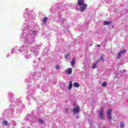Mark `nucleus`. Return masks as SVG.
I'll list each match as a JSON object with an SVG mask.
<instances>
[{"instance_id":"f257e3e1","label":"nucleus","mask_w":128,"mask_h":128,"mask_svg":"<svg viewBox=\"0 0 128 128\" xmlns=\"http://www.w3.org/2000/svg\"><path fill=\"white\" fill-rule=\"evenodd\" d=\"M22 28V35L24 36V38H26V34H26V32H28V34H32V36H36V34L38 33V32L36 30H30V25H28V23L24 24Z\"/></svg>"},{"instance_id":"f03ea898","label":"nucleus","mask_w":128,"mask_h":128,"mask_svg":"<svg viewBox=\"0 0 128 128\" xmlns=\"http://www.w3.org/2000/svg\"><path fill=\"white\" fill-rule=\"evenodd\" d=\"M19 52H21L22 54H24L25 58H26L27 60L32 58L30 54H28V47L24 46H23L22 47H20V48H19Z\"/></svg>"},{"instance_id":"7ed1b4c3","label":"nucleus","mask_w":128,"mask_h":128,"mask_svg":"<svg viewBox=\"0 0 128 128\" xmlns=\"http://www.w3.org/2000/svg\"><path fill=\"white\" fill-rule=\"evenodd\" d=\"M16 112L18 114H20L22 112V110L24 108V104H22V100L20 99H18L16 101Z\"/></svg>"},{"instance_id":"20e7f679","label":"nucleus","mask_w":128,"mask_h":128,"mask_svg":"<svg viewBox=\"0 0 128 128\" xmlns=\"http://www.w3.org/2000/svg\"><path fill=\"white\" fill-rule=\"evenodd\" d=\"M28 96H27V100H30L32 98V94H34V92H36V88L32 89L30 86H29L28 88Z\"/></svg>"},{"instance_id":"39448f33","label":"nucleus","mask_w":128,"mask_h":128,"mask_svg":"<svg viewBox=\"0 0 128 128\" xmlns=\"http://www.w3.org/2000/svg\"><path fill=\"white\" fill-rule=\"evenodd\" d=\"M30 12L28 11V9L26 8V12H24V14H23L24 18H32V15L30 14Z\"/></svg>"},{"instance_id":"423d86ee","label":"nucleus","mask_w":128,"mask_h":128,"mask_svg":"<svg viewBox=\"0 0 128 128\" xmlns=\"http://www.w3.org/2000/svg\"><path fill=\"white\" fill-rule=\"evenodd\" d=\"M14 112V110L12 109H8L3 112L4 114H6V116H10V114H12Z\"/></svg>"},{"instance_id":"0eeeda50","label":"nucleus","mask_w":128,"mask_h":128,"mask_svg":"<svg viewBox=\"0 0 128 128\" xmlns=\"http://www.w3.org/2000/svg\"><path fill=\"white\" fill-rule=\"evenodd\" d=\"M32 116L30 114L27 115L25 118L26 120H30V122H36V118L32 119Z\"/></svg>"},{"instance_id":"6e6552de","label":"nucleus","mask_w":128,"mask_h":128,"mask_svg":"<svg viewBox=\"0 0 128 128\" xmlns=\"http://www.w3.org/2000/svg\"><path fill=\"white\" fill-rule=\"evenodd\" d=\"M80 106H76V107L74 108L72 110V112L74 114H80Z\"/></svg>"},{"instance_id":"1a4fd4ad","label":"nucleus","mask_w":128,"mask_h":128,"mask_svg":"<svg viewBox=\"0 0 128 128\" xmlns=\"http://www.w3.org/2000/svg\"><path fill=\"white\" fill-rule=\"evenodd\" d=\"M30 50L31 52H32L36 56H38V49H36L35 47H32Z\"/></svg>"},{"instance_id":"9d476101","label":"nucleus","mask_w":128,"mask_h":128,"mask_svg":"<svg viewBox=\"0 0 128 128\" xmlns=\"http://www.w3.org/2000/svg\"><path fill=\"white\" fill-rule=\"evenodd\" d=\"M58 20L60 24H63L64 26H66V20L65 18H59Z\"/></svg>"},{"instance_id":"9b49d317","label":"nucleus","mask_w":128,"mask_h":128,"mask_svg":"<svg viewBox=\"0 0 128 128\" xmlns=\"http://www.w3.org/2000/svg\"><path fill=\"white\" fill-rule=\"evenodd\" d=\"M99 118H100L101 120H103L104 118V109H102V108H101L99 112Z\"/></svg>"},{"instance_id":"f8f14e48","label":"nucleus","mask_w":128,"mask_h":128,"mask_svg":"<svg viewBox=\"0 0 128 128\" xmlns=\"http://www.w3.org/2000/svg\"><path fill=\"white\" fill-rule=\"evenodd\" d=\"M126 50H121L120 51V52H118V54L117 55V58L120 59V57L122 56V54H124V52H126Z\"/></svg>"},{"instance_id":"ddd939ff","label":"nucleus","mask_w":128,"mask_h":128,"mask_svg":"<svg viewBox=\"0 0 128 128\" xmlns=\"http://www.w3.org/2000/svg\"><path fill=\"white\" fill-rule=\"evenodd\" d=\"M86 8H88V5L86 4H84L83 5L81 6L80 8V12H84Z\"/></svg>"},{"instance_id":"4468645a","label":"nucleus","mask_w":128,"mask_h":128,"mask_svg":"<svg viewBox=\"0 0 128 128\" xmlns=\"http://www.w3.org/2000/svg\"><path fill=\"white\" fill-rule=\"evenodd\" d=\"M112 110H108L107 112V116L108 118V120H112Z\"/></svg>"},{"instance_id":"2eb2a0df","label":"nucleus","mask_w":128,"mask_h":128,"mask_svg":"<svg viewBox=\"0 0 128 128\" xmlns=\"http://www.w3.org/2000/svg\"><path fill=\"white\" fill-rule=\"evenodd\" d=\"M66 74H72V68H68L67 70H66Z\"/></svg>"},{"instance_id":"dca6fc26","label":"nucleus","mask_w":128,"mask_h":128,"mask_svg":"<svg viewBox=\"0 0 128 128\" xmlns=\"http://www.w3.org/2000/svg\"><path fill=\"white\" fill-rule=\"evenodd\" d=\"M78 4L80 6H84V4H84V0H78Z\"/></svg>"},{"instance_id":"f3484780","label":"nucleus","mask_w":128,"mask_h":128,"mask_svg":"<svg viewBox=\"0 0 128 128\" xmlns=\"http://www.w3.org/2000/svg\"><path fill=\"white\" fill-rule=\"evenodd\" d=\"M72 88V81L70 82V84L68 86V90H70V89Z\"/></svg>"},{"instance_id":"a211bd4d","label":"nucleus","mask_w":128,"mask_h":128,"mask_svg":"<svg viewBox=\"0 0 128 128\" xmlns=\"http://www.w3.org/2000/svg\"><path fill=\"white\" fill-rule=\"evenodd\" d=\"M8 124H8V121H6V120H3V122H2V125L3 126H8Z\"/></svg>"},{"instance_id":"6ab92c4d","label":"nucleus","mask_w":128,"mask_h":128,"mask_svg":"<svg viewBox=\"0 0 128 128\" xmlns=\"http://www.w3.org/2000/svg\"><path fill=\"white\" fill-rule=\"evenodd\" d=\"M38 122L40 124H44V120H42V119H39Z\"/></svg>"},{"instance_id":"aec40b11","label":"nucleus","mask_w":128,"mask_h":128,"mask_svg":"<svg viewBox=\"0 0 128 128\" xmlns=\"http://www.w3.org/2000/svg\"><path fill=\"white\" fill-rule=\"evenodd\" d=\"M43 22L44 24H46V22H48V18H46V17L44 18Z\"/></svg>"},{"instance_id":"412c9836","label":"nucleus","mask_w":128,"mask_h":128,"mask_svg":"<svg viewBox=\"0 0 128 128\" xmlns=\"http://www.w3.org/2000/svg\"><path fill=\"white\" fill-rule=\"evenodd\" d=\"M110 24V22H108V21H104V26H108Z\"/></svg>"},{"instance_id":"4be33fe9","label":"nucleus","mask_w":128,"mask_h":128,"mask_svg":"<svg viewBox=\"0 0 128 128\" xmlns=\"http://www.w3.org/2000/svg\"><path fill=\"white\" fill-rule=\"evenodd\" d=\"M58 10H66V9L62 7V6H58Z\"/></svg>"},{"instance_id":"5701e85b","label":"nucleus","mask_w":128,"mask_h":128,"mask_svg":"<svg viewBox=\"0 0 128 128\" xmlns=\"http://www.w3.org/2000/svg\"><path fill=\"white\" fill-rule=\"evenodd\" d=\"M10 98H14V94L12 93V92H10L8 93Z\"/></svg>"},{"instance_id":"b1692460","label":"nucleus","mask_w":128,"mask_h":128,"mask_svg":"<svg viewBox=\"0 0 128 128\" xmlns=\"http://www.w3.org/2000/svg\"><path fill=\"white\" fill-rule=\"evenodd\" d=\"M74 86L75 88H80V84L78 82H74Z\"/></svg>"},{"instance_id":"393cba45","label":"nucleus","mask_w":128,"mask_h":128,"mask_svg":"<svg viewBox=\"0 0 128 128\" xmlns=\"http://www.w3.org/2000/svg\"><path fill=\"white\" fill-rule=\"evenodd\" d=\"M96 64H98V62H96V63L93 64L92 66V68L93 69L96 68Z\"/></svg>"},{"instance_id":"a878e982","label":"nucleus","mask_w":128,"mask_h":128,"mask_svg":"<svg viewBox=\"0 0 128 128\" xmlns=\"http://www.w3.org/2000/svg\"><path fill=\"white\" fill-rule=\"evenodd\" d=\"M120 128H124V124L123 122H121L120 123Z\"/></svg>"},{"instance_id":"bb28decb","label":"nucleus","mask_w":128,"mask_h":128,"mask_svg":"<svg viewBox=\"0 0 128 128\" xmlns=\"http://www.w3.org/2000/svg\"><path fill=\"white\" fill-rule=\"evenodd\" d=\"M65 58H66V60H70V54H68L65 56Z\"/></svg>"},{"instance_id":"cd10ccee","label":"nucleus","mask_w":128,"mask_h":128,"mask_svg":"<svg viewBox=\"0 0 128 128\" xmlns=\"http://www.w3.org/2000/svg\"><path fill=\"white\" fill-rule=\"evenodd\" d=\"M100 60H102V62H104V55H102L100 58Z\"/></svg>"},{"instance_id":"c85d7f7f","label":"nucleus","mask_w":128,"mask_h":128,"mask_svg":"<svg viewBox=\"0 0 128 128\" xmlns=\"http://www.w3.org/2000/svg\"><path fill=\"white\" fill-rule=\"evenodd\" d=\"M72 66L74 65V58H72V61L71 62Z\"/></svg>"},{"instance_id":"c756f323","label":"nucleus","mask_w":128,"mask_h":128,"mask_svg":"<svg viewBox=\"0 0 128 128\" xmlns=\"http://www.w3.org/2000/svg\"><path fill=\"white\" fill-rule=\"evenodd\" d=\"M56 70H60V66L59 65H56L55 67Z\"/></svg>"},{"instance_id":"7c9ffc66","label":"nucleus","mask_w":128,"mask_h":128,"mask_svg":"<svg viewBox=\"0 0 128 128\" xmlns=\"http://www.w3.org/2000/svg\"><path fill=\"white\" fill-rule=\"evenodd\" d=\"M14 50H15L14 48L12 49V50H11V54H14V52H14Z\"/></svg>"},{"instance_id":"2f4dec72","label":"nucleus","mask_w":128,"mask_h":128,"mask_svg":"<svg viewBox=\"0 0 128 128\" xmlns=\"http://www.w3.org/2000/svg\"><path fill=\"white\" fill-rule=\"evenodd\" d=\"M102 86H106V82H104L102 83Z\"/></svg>"},{"instance_id":"473e14b6","label":"nucleus","mask_w":128,"mask_h":128,"mask_svg":"<svg viewBox=\"0 0 128 128\" xmlns=\"http://www.w3.org/2000/svg\"><path fill=\"white\" fill-rule=\"evenodd\" d=\"M66 114H68V108H66L65 109Z\"/></svg>"},{"instance_id":"72a5a7b5","label":"nucleus","mask_w":128,"mask_h":128,"mask_svg":"<svg viewBox=\"0 0 128 128\" xmlns=\"http://www.w3.org/2000/svg\"><path fill=\"white\" fill-rule=\"evenodd\" d=\"M26 82H30V80H28V79H26Z\"/></svg>"},{"instance_id":"f704fd0d","label":"nucleus","mask_w":128,"mask_h":128,"mask_svg":"<svg viewBox=\"0 0 128 128\" xmlns=\"http://www.w3.org/2000/svg\"><path fill=\"white\" fill-rule=\"evenodd\" d=\"M28 42H34V39L29 40H28Z\"/></svg>"},{"instance_id":"c9c22d12","label":"nucleus","mask_w":128,"mask_h":128,"mask_svg":"<svg viewBox=\"0 0 128 128\" xmlns=\"http://www.w3.org/2000/svg\"><path fill=\"white\" fill-rule=\"evenodd\" d=\"M8 56H10V54H6V57L8 58Z\"/></svg>"},{"instance_id":"e433bc0d","label":"nucleus","mask_w":128,"mask_h":128,"mask_svg":"<svg viewBox=\"0 0 128 128\" xmlns=\"http://www.w3.org/2000/svg\"><path fill=\"white\" fill-rule=\"evenodd\" d=\"M36 61L34 60V64H36Z\"/></svg>"},{"instance_id":"4c0bfd02","label":"nucleus","mask_w":128,"mask_h":128,"mask_svg":"<svg viewBox=\"0 0 128 128\" xmlns=\"http://www.w3.org/2000/svg\"><path fill=\"white\" fill-rule=\"evenodd\" d=\"M97 46H100V45L98 44V45H97Z\"/></svg>"},{"instance_id":"58836bf2","label":"nucleus","mask_w":128,"mask_h":128,"mask_svg":"<svg viewBox=\"0 0 128 128\" xmlns=\"http://www.w3.org/2000/svg\"><path fill=\"white\" fill-rule=\"evenodd\" d=\"M43 92H46V91H44V90H43Z\"/></svg>"}]
</instances>
